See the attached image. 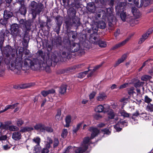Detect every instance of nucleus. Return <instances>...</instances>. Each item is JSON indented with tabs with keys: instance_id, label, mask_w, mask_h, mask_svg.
<instances>
[{
	"instance_id": "79ce46f5",
	"label": "nucleus",
	"mask_w": 153,
	"mask_h": 153,
	"mask_svg": "<svg viewBox=\"0 0 153 153\" xmlns=\"http://www.w3.org/2000/svg\"><path fill=\"white\" fill-rule=\"evenodd\" d=\"M8 129L10 131H17L19 129V128L16 126H9L8 127Z\"/></svg>"
},
{
	"instance_id": "bf43d9fd",
	"label": "nucleus",
	"mask_w": 153,
	"mask_h": 153,
	"mask_svg": "<svg viewBox=\"0 0 153 153\" xmlns=\"http://www.w3.org/2000/svg\"><path fill=\"white\" fill-rule=\"evenodd\" d=\"M73 0H62L63 3L67 5H71V3Z\"/></svg>"
},
{
	"instance_id": "f3484780",
	"label": "nucleus",
	"mask_w": 153,
	"mask_h": 153,
	"mask_svg": "<svg viewBox=\"0 0 153 153\" xmlns=\"http://www.w3.org/2000/svg\"><path fill=\"white\" fill-rule=\"evenodd\" d=\"M76 10L73 7H71L68 10V17L73 18L76 17Z\"/></svg>"
},
{
	"instance_id": "0e129e2a",
	"label": "nucleus",
	"mask_w": 153,
	"mask_h": 153,
	"mask_svg": "<svg viewBox=\"0 0 153 153\" xmlns=\"http://www.w3.org/2000/svg\"><path fill=\"white\" fill-rule=\"evenodd\" d=\"M128 99L127 98H123L121 99L120 100V102H123V104L125 105L127 102L128 101Z\"/></svg>"
},
{
	"instance_id": "cd10ccee",
	"label": "nucleus",
	"mask_w": 153,
	"mask_h": 153,
	"mask_svg": "<svg viewBox=\"0 0 153 153\" xmlns=\"http://www.w3.org/2000/svg\"><path fill=\"white\" fill-rule=\"evenodd\" d=\"M67 86L66 85H62L60 86L59 89V92L61 94H63L65 93L67 89Z\"/></svg>"
},
{
	"instance_id": "8fccbe9b",
	"label": "nucleus",
	"mask_w": 153,
	"mask_h": 153,
	"mask_svg": "<svg viewBox=\"0 0 153 153\" xmlns=\"http://www.w3.org/2000/svg\"><path fill=\"white\" fill-rule=\"evenodd\" d=\"M126 21L128 22L129 23L131 24L132 23H135L136 24H137L138 23V21L136 19H129V20L127 19Z\"/></svg>"
},
{
	"instance_id": "4468645a",
	"label": "nucleus",
	"mask_w": 153,
	"mask_h": 153,
	"mask_svg": "<svg viewBox=\"0 0 153 153\" xmlns=\"http://www.w3.org/2000/svg\"><path fill=\"white\" fill-rule=\"evenodd\" d=\"M53 45L56 46V47H59L62 45V38L60 36H58L55 37L52 41Z\"/></svg>"
},
{
	"instance_id": "de8ad7c7",
	"label": "nucleus",
	"mask_w": 153,
	"mask_h": 153,
	"mask_svg": "<svg viewBox=\"0 0 153 153\" xmlns=\"http://www.w3.org/2000/svg\"><path fill=\"white\" fill-rule=\"evenodd\" d=\"M134 87H131L128 90V93L129 95L131 96L133 95L134 93H135V92L134 91Z\"/></svg>"
},
{
	"instance_id": "774afa93",
	"label": "nucleus",
	"mask_w": 153,
	"mask_h": 153,
	"mask_svg": "<svg viewBox=\"0 0 153 153\" xmlns=\"http://www.w3.org/2000/svg\"><path fill=\"white\" fill-rule=\"evenodd\" d=\"M72 148V147L71 146H68L65 150L63 153H68L70 151V149Z\"/></svg>"
},
{
	"instance_id": "0eeeda50",
	"label": "nucleus",
	"mask_w": 153,
	"mask_h": 153,
	"mask_svg": "<svg viewBox=\"0 0 153 153\" xmlns=\"http://www.w3.org/2000/svg\"><path fill=\"white\" fill-rule=\"evenodd\" d=\"M11 34L14 37L19 36L20 37H22L20 34L21 30L19 29V25L17 24L14 23L10 26Z\"/></svg>"
},
{
	"instance_id": "2f4dec72",
	"label": "nucleus",
	"mask_w": 153,
	"mask_h": 153,
	"mask_svg": "<svg viewBox=\"0 0 153 153\" xmlns=\"http://www.w3.org/2000/svg\"><path fill=\"white\" fill-rule=\"evenodd\" d=\"M117 123L122 127L126 126L128 125V123L127 120H120L119 121H118Z\"/></svg>"
},
{
	"instance_id": "dca6fc26",
	"label": "nucleus",
	"mask_w": 153,
	"mask_h": 153,
	"mask_svg": "<svg viewBox=\"0 0 153 153\" xmlns=\"http://www.w3.org/2000/svg\"><path fill=\"white\" fill-rule=\"evenodd\" d=\"M72 24L73 26H74L77 29L81 24L80 19L77 17L72 18Z\"/></svg>"
},
{
	"instance_id": "e433bc0d",
	"label": "nucleus",
	"mask_w": 153,
	"mask_h": 153,
	"mask_svg": "<svg viewBox=\"0 0 153 153\" xmlns=\"http://www.w3.org/2000/svg\"><path fill=\"white\" fill-rule=\"evenodd\" d=\"M104 108L103 106L100 105H98L95 109V111L98 112H101L104 110Z\"/></svg>"
},
{
	"instance_id": "1a4fd4ad",
	"label": "nucleus",
	"mask_w": 153,
	"mask_h": 153,
	"mask_svg": "<svg viewBox=\"0 0 153 153\" xmlns=\"http://www.w3.org/2000/svg\"><path fill=\"white\" fill-rule=\"evenodd\" d=\"M88 139L86 138L84 140L81 146L77 148L75 150L76 153H83L87 149V145L86 144L88 142Z\"/></svg>"
},
{
	"instance_id": "e2e57ef3",
	"label": "nucleus",
	"mask_w": 153,
	"mask_h": 153,
	"mask_svg": "<svg viewBox=\"0 0 153 153\" xmlns=\"http://www.w3.org/2000/svg\"><path fill=\"white\" fill-rule=\"evenodd\" d=\"M46 131L49 132H51L53 131V129L51 127H46L45 126L44 132Z\"/></svg>"
},
{
	"instance_id": "c9c22d12",
	"label": "nucleus",
	"mask_w": 153,
	"mask_h": 153,
	"mask_svg": "<svg viewBox=\"0 0 153 153\" xmlns=\"http://www.w3.org/2000/svg\"><path fill=\"white\" fill-rule=\"evenodd\" d=\"M71 117L70 116H68L66 117L65 119V121L66 124L65 126L68 127L69 126L71 122Z\"/></svg>"
},
{
	"instance_id": "49530a36",
	"label": "nucleus",
	"mask_w": 153,
	"mask_h": 153,
	"mask_svg": "<svg viewBox=\"0 0 153 153\" xmlns=\"http://www.w3.org/2000/svg\"><path fill=\"white\" fill-rule=\"evenodd\" d=\"M148 37L145 34H143L142 36V37L140 38V41L138 42V43L139 44H142Z\"/></svg>"
},
{
	"instance_id": "69168bd1",
	"label": "nucleus",
	"mask_w": 153,
	"mask_h": 153,
	"mask_svg": "<svg viewBox=\"0 0 153 153\" xmlns=\"http://www.w3.org/2000/svg\"><path fill=\"white\" fill-rule=\"evenodd\" d=\"M40 138L39 137H37L36 138H34L33 139V141L35 143H36L37 144H39L40 142Z\"/></svg>"
},
{
	"instance_id": "7c9ffc66",
	"label": "nucleus",
	"mask_w": 153,
	"mask_h": 153,
	"mask_svg": "<svg viewBox=\"0 0 153 153\" xmlns=\"http://www.w3.org/2000/svg\"><path fill=\"white\" fill-rule=\"evenodd\" d=\"M106 24L102 20L99 21L97 24L98 27L101 29H104L106 27Z\"/></svg>"
},
{
	"instance_id": "a878e982",
	"label": "nucleus",
	"mask_w": 153,
	"mask_h": 153,
	"mask_svg": "<svg viewBox=\"0 0 153 153\" xmlns=\"http://www.w3.org/2000/svg\"><path fill=\"white\" fill-rule=\"evenodd\" d=\"M63 20V18L59 15L55 17L56 24L61 25Z\"/></svg>"
},
{
	"instance_id": "864d4df0",
	"label": "nucleus",
	"mask_w": 153,
	"mask_h": 153,
	"mask_svg": "<svg viewBox=\"0 0 153 153\" xmlns=\"http://www.w3.org/2000/svg\"><path fill=\"white\" fill-rule=\"evenodd\" d=\"M144 83V82H138L134 84V86L136 88L139 87L141 86Z\"/></svg>"
},
{
	"instance_id": "423d86ee",
	"label": "nucleus",
	"mask_w": 153,
	"mask_h": 153,
	"mask_svg": "<svg viewBox=\"0 0 153 153\" xmlns=\"http://www.w3.org/2000/svg\"><path fill=\"white\" fill-rule=\"evenodd\" d=\"M64 47L68 49L69 52H74L78 51L80 49V45L79 43H73L71 45V42L68 39H65L64 40Z\"/></svg>"
},
{
	"instance_id": "13d9d810",
	"label": "nucleus",
	"mask_w": 153,
	"mask_h": 153,
	"mask_svg": "<svg viewBox=\"0 0 153 153\" xmlns=\"http://www.w3.org/2000/svg\"><path fill=\"white\" fill-rule=\"evenodd\" d=\"M120 126L118 124V123L114 126V128L117 131H120L122 129V128H120Z\"/></svg>"
},
{
	"instance_id": "9d476101",
	"label": "nucleus",
	"mask_w": 153,
	"mask_h": 153,
	"mask_svg": "<svg viewBox=\"0 0 153 153\" xmlns=\"http://www.w3.org/2000/svg\"><path fill=\"white\" fill-rule=\"evenodd\" d=\"M94 43L96 45H98L100 47L102 48L105 47L106 44L105 42L101 40L100 37L98 35L94 36L93 37Z\"/></svg>"
},
{
	"instance_id": "c85d7f7f",
	"label": "nucleus",
	"mask_w": 153,
	"mask_h": 153,
	"mask_svg": "<svg viewBox=\"0 0 153 153\" xmlns=\"http://www.w3.org/2000/svg\"><path fill=\"white\" fill-rule=\"evenodd\" d=\"M68 35L70 37L71 36L72 38L75 40L76 39L77 34L76 32L71 31L68 32Z\"/></svg>"
},
{
	"instance_id": "4c0bfd02",
	"label": "nucleus",
	"mask_w": 153,
	"mask_h": 153,
	"mask_svg": "<svg viewBox=\"0 0 153 153\" xmlns=\"http://www.w3.org/2000/svg\"><path fill=\"white\" fill-rule=\"evenodd\" d=\"M34 84L32 83L23 84L20 85V88L21 89H25L32 86Z\"/></svg>"
},
{
	"instance_id": "052dcab7",
	"label": "nucleus",
	"mask_w": 153,
	"mask_h": 153,
	"mask_svg": "<svg viewBox=\"0 0 153 153\" xmlns=\"http://www.w3.org/2000/svg\"><path fill=\"white\" fill-rule=\"evenodd\" d=\"M97 94V92L95 91H93L89 96V99L90 100L93 99Z\"/></svg>"
},
{
	"instance_id": "2eb2a0df",
	"label": "nucleus",
	"mask_w": 153,
	"mask_h": 153,
	"mask_svg": "<svg viewBox=\"0 0 153 153\" xmlns=\"http://www.w3.org/2000/svg\"><path fill=\"white\" fill-rule=\"evenodd\" d=\"M65 23L66 25L65 27L67 30H69L73 26L72 24V18L68 17L65 20Z\"/></svg>"
},
{
	"instance_id": "6e6d98bb",
	"label": "nucleus",
	"mask_w": 153,
	"mask_h": 153,
	"mask_svg": "<svg viewBox=\"0 0 153 153\" xmlns=\"http://www.w3.org/2000/svg\"><path fill=\"white\" fill-rule=\"evenodd\" d=\"M83 66L82 64H80L78 65H75L71 68L72 70H75L76 68H81L82 66Z\"/></svg>"
},
{
	"instance_id": "aec40b11",
	"label": "nucleus",
	"mask_w": 153,
	"mask_h": 153,
	"mask_svg": "<svg viewBox=\"0 0 153 153\" xmlns=\"http://www.w3.org/2000/svg\"><path fill=\"white\" fill-rule=\"evenodd\" d=\"M107 96L104 92H100L99 93L97 97V100L99 101H102L106 99Z\"/></svg>"
},
{
	"instance_id": "473e14b6",
	"label": "nucleus",
	"mask_w": 153,
	"mask_h": 153,
	"mask_svg": "<svg viewBox=\"0 0 153 153\" xmlns=\"http://www.w3.org/2000/svg\"><path fill=\"white\" fill-rule=\"evenodd\" d=\"M39 23L40 27H41L43 28L45 27H46L48 29H49L51 28V27L49 26V25L47 24L46 22H45L42 21H39Z\"/></svg>"
},
{
	"instance_id": "9b49d317",
	"label": "nucleus",
	"mask_w": 153,
	"mask_h": 153,
	"mask_svg": "<svg viewBox=\"0 0 153 153\" xmlns=\"http://www.w3.org/2000/svg\"><path fill=\"white\" fill-rule=\"evenodd\" d=\"M27 12L26 8L25 5L21 6L19 7V10L16 13V16L17 18V19L19 20V18L20 17V14H21L25 17Z\"/></svg>"
},
{
	"instance_id": "09e8293b",
	"label": "nucleus",
	"mask_w": 153,
	"mask_h": 153,
	"mask_svg": "<svg viewBox=\"0 0 153 153\" xmlns=\"http://www.w3.org/2000/svg\"><path fill=\"white\" fill-rule=\"evenodd\" d=\"M68 132L67 129H64L62 131V133L61 134L62 137L63 138H65L67 136Z\"/></svg>"
},
{
	"instance_id": "a19ab883",
	"label": "nucleus",
	"mask_w": 153,
	"mask_h": 153,
	"mask_svg": "<svg viewBox=\"0 0 153 153\" xmlns=\"http://www.w3.org/2000/svg\"><path fill=\"white\" fill-rule=\"evenodd\" d=\"M9 21L5 17H3V19H1L0 20V23L3 25H5L8 23Z\"/></svg>"
},
{
	"instance_id": "ddd939ff",
	"label": "nucleus",
	"mask_w": 153,
	"mask_h": 153,
	"mask_svg": "<svg viewBox=\"0 0 153 153\" xmlns=\"http://www.w3.org/2000/svg\"><path fill=\"white\" fill-rule=\"evenodd\" d=\"M133 35V34L131 35L128 37L126 39L123 41L119 43L116 44L114 46H113L111 48V49L115 50V49L117 48L122 46H123V45H125L126 43L130 39L131 37Z\"/></svg>"
},
{
	"instance_id": "b1692460",
	"label": "nucleus",
	"mask_w": 153,
	"mask_h": 153,
	"mask_svg": "<svg viewBox=\"0 0 153 153\" xmlns=\"http://www.w3.org/2000/svg\"><path fill=\"white\" fill-rule=\"evenodd\" d=\"M127 56V54L126 53L124 54L122 56L121 58L119 59L116 62V63L114 64V66L116 67L120 63L123 62L124 60L126 59Z\"/></svg>"
},
{
	"instance_id": "f03ea898",
	"label": "nucleus",
	"mask_w": 153,
	"mask_h": 153,
	"mask_svg": "<svg viewBox=\"0 0 153 153\" xmlns=\"http://www.w3.org/2000/svg\"><path fill=\"white\" fill-rule=\"evenodd\" d=\"M44 5L41 3H37L34 1L30 2L29 5V9L33 19L36 18L37 15L40 13Z\"/></svg>"
},
{
	"instance_id": "bb28decb",
	"label": "nucleus",
	"mask_w": 153,
	"mask_h": 153,
	"mask_svg": "<svg viewBox=\"0 0 153 153\" xmlns=\"http://www.w3.org/2000/svg\"><path fill=\"white\" fill-rule=\"evenodd\" d=\"M34 128L32 127H29L26 126L25 127H23L20 130V132L23 133L25 132H30L32 131L33 130Z\"/></svg>"
},
{
	"instance_id": "338daca9",
	"label": "nucleus",
	"mask_w": 153,
	"mask_h": 153,
	"mask_svg": "<svg viewBox=\"0 0 153 153\" xmlns=\"http://www.w3.org/2000/svg\"><path fill=\"white\" fill-rule=\"evenodd\" d=\"M147 108L149 111L151 112L152 111H153V105L151 103L149 104L147 106Z\"/></svg>"
},
{
	"instance_id": "4d7b16f0",
	"label": "nucleus",
	"mask_w": 153,
	"mask_h": 153,
	"mask_svg": "<svg viewBox=\"0 0 153 153\" xmlns=\"http://www.w3.org/2000/svg\"><path fill=\"white\" fill-rule=\"evenodd\" d=\"M140 115L138 111H136V112L133 113L132 114L131 118L132 119H134L136 117H138Z\"/></svg>"
},
{
	"instance_id": "39448f33",
	"label": "nucleus",
	"mask_w": 153,
	"mask_h": 153,
	"mask_svg": "<svg viewBox=\"0 0 153 153\" xmlns=\"http://www.w3.org/2000/svg\"><path fill=\"white\" fill-rule=\"evenodd\" d=\"M18 20L19 22L20 26L22 29L24 34H29L31 27L33 22L30 19L26 20V19H20Z\"/></svg>"
},
{
	"instance_id": "393cba45",
	"label": "nucleus",
	"mask_w": 153,
	"mask_h": 153,
	"mask_svg": "<svg viewBox=\"0 0 153 153\" xmlns=\"http://www.w3.org/2000/svg\"><path fill=\"white\" fill-rule=\"evenodd\" d=\"M71 5L72 7H75L77 9L80 7L79 0H73L71 3Z\"/></svg>"
},
{
	"instance_id": "37998d69",
	"label": "nucleus",
	"mask_w": 153,
	"mask_h": 153,
	"mask_svg": "<svg viewBox=\"0 0 153 153\" xmlns=\"http://www.w3.org/2000/svg\"><path fill=\"white\" fill-rule=\"evenodd\" d=\"M120 17L123 21L125 22L126 21L127 19L126 12L123 11L121 12L120 14Z\"/></svg>"
},
{
	"instance_id": "6e6552de",
	"label": "nucleus",
	"mask_w": 153,
	"mask_h": 153,
	"mask_svg": "<svg viewBox=\"0 0 153 153\" xmlns=\"http://www.w3.org/2000/svg\"><path fill=\"white\" fill-rule=\"evenodd\" d=\"M88 130L92 132L91 134V136L90 137H85L84 138L83 141L86 138L88 139V142L86 143L87 146V149H88V143L89 142L90 140L91 139H93L94 137L96 136L97 134L99 133V131L96 128H94L93 127H90L88 129Z\"/></svg>"
},
{
	"instance_id": "58836bf2",
	"label": "nucleus",
	"mask_w": 153,
	"mask_h": 153,
	"mask_svg": "<svg viewBox=\"0 0 153 153\" xmlns=\"http://www.w3.org/2000/svg\"><path fill=\"white\" fill-rule=\"evenodd\" d=\"M61 25L56 24V25L53 28L54 31L56 32V33L59 35V33L60 28Z\"/></svg>"
},
{
	"instance_id": "5fc2aeb1",
	"label": "nucleus",
	"mask_w": 153,
	"mask_h": 153,
	"mask_svg": "<svg viewBox=\"0 0 153 153\" xmlns=\"http://www.w3.org/2000/svg\"><path fill=\"white\" fill-rule=\"evenodd\" d=\"M59 143L58 139L57 138H55L53 142V147L56 148L57 147L59 144Z\"/></svg>"
},
{
	"instance_id": "c756f323",
	"label": "nucleus",
	"mask_w": 153,
	"mask_h": 153,
	"mask_svg": "<svg viewBox=\"0 0 153 153\" xmlns=\"http://www.w3.org/2000/svg\"><path fill=\"white\" fill-rule=\"evenodd\" d=\"M108 117L109 118L112 119H114L115 116L116 114L114 112V111L112 110L108 111L107 112Z\"/></svg>"
},
{
	"instance_id": "a211bd4d",
	"label": "nucleus",
	"mask_w": 153,
	"mask_h": 153,
	"mask_svg": "<svg viewBox=\"0 0 153 153\" xmlns=\"http://www.w3.org/2000/svg\"><path fill=\"white\" fill-rule=\"evenodd\" d=\"M13 16V13L12 12L7 10H6L4 11L3 17H5L9 20Z\"/></svg>"
},
{
	"instance_id": "6ab92c4d",
	"label": "nucleus",
	"mask_w": 153,
	"mask_h": 153,
	"mask_svg": "<svg viewBox=\"0 0 153 153\" xmlns=\"http://www.w3.org/2000/svg\"><path fill=\"white\" fill-rule=\"evenodd\" d=\"M45 126L42 124H38L34 127L35 130L41 132H44Z\"/></svg>"
},
{
	"instance_id": "c03bdc74",
	"label": "nucleus",
	"mask_w": 153,
	"mask_h": 153,
	"mask_svg": "<svg viewBox=\"0 0 153 153\" xmlns=\"http://www.w3.org/2000/svg\"><path fill=\"white\" fill-rule=\"evenodd\" d=\"M101 131L104 132V134L109 135L111 133V129L110 128H106L101 130Z\"/></svg>"
},
{
	"instance_id": "f704fd0d",
	"label": "nucleus",
	"mask_w": 153,
	"mask_h": 153,
	"mask_svg": "<svg viewBox=\"0 0 153 153\" xmlns=\"http://www.w3.org/2000/svg\"><path fill=\"white\" fill-rule=\"evenodd\" d=\"M120 114L122 116H123L124 117H128L130 116V114L127 113L124 110H121L120 112Z\"/></svg>"
},
{
	"instance_id": "7ed1b4c3",
	"label": "nucleus",
	"mask_w": 153,
	"mask_h": 153,
	"mask_svg": "<svg viewBox=\"0 0 153 153\" xmlns=\"http://www.w3.org/2000/svg\"><path fill=\"white\" fill-rule=\"evenodd\" d=\"M10 33L8 30H2L0 32V49L1 51L7 54H11L13 51L12 48L9 45L3 47V45L5 39V36H8Z\"/></svg>"
},
{
	"instance_id": "20e7f679",
	"label": "nucleus",
	"mask_w": 153,
	"mask_h": 153,
	"mask_svg": "<svg viewBox=\"0 0 153 153\" xmlns=\"http://www.w3.org/2000/svg\"><path fill=\"white\" fill-rule=\"evenodd\" d=\"M68 55V53H66L65 51L62 52L60 53V55L58 56H56L54 54H53L51 56V58H48L46 60V64L45 63V66L46 65L48 66L51 65L52 62L56 63L59 61L65 62L66 60Z\"/></svg>"
},
{
	"instance_id": "680f3d73",
	"label": "nucleus",
	"mask_w": 153,
	"mask_h": 153,
	"mask_svg": "<svg viewBox=\"0 0 153 153\" xmlns=\"http://www.w3.org/2000/svg\"><path fill=\"white\" fill-rule=\"evenodd\" d=\"M152 100L148 97L147 96H145L144 98V101L145 102L149 103L152 101Z\"/></svg>"
},
{
	"instance_id": "4be33fe9",
	"label": "nucleus",
	"mask_w": 153,
	"mask_h": 153,
	"mask_svg": "<svg viewBox=\"0 0 153 153\" xmlns=\"http://www.w3.org/2000/svg\"><path fill=\"white\" fill-rule=\"evenodd\" d=\"M22 135L20 132H14L13 134L12 138L15 140H19L21 138Z\"/></svg>"
},
{
	"instance_id": "5701e85b",
	"label": "nucleus",
	"mask_w": 153,
	"mask_h": 153,
	"mask_svg": "<svg viewBox=\"0 0 153 153\" xmlns=\"http://www.w3.org/2000/svg\"><path fill=\"white\" fill-rule=\"evenodd\" d=\"M106 16L109 19L114 18V17L112 11L110 7L106 8Z\"/></svg>"
},
{
	"instance_id": "ea45409f",
	"label": "nucleus",
	"mask_w": 153,
	"mask_h": 153,
	"mask_svg": "<svg viewBox=\"0 0 153 153\" xmlns=\"http://www.w3.org/2000/svg\"><path fill=\"white\" fill-rule=\"evenodd\" d=\"M19 104V103H16L12 105H8L6 106L5 108V110H7L9 109H13L16 107L17 105Z\"/></svg>"
},
{
	"instance_id": "3c124183",
	"label": "nucleus",
	"mask_w": 153,
	"mask_h": 153,
	"mask_svg": "<svg viewBox=\"0 0 153 153\" xmlns=\"http://www.w3.org/2000/svg\"><path fill=\"white\" fill-rule=\"evenodd\" d=\"M142 1L143 5L144 7H146L150 3L149 0H143Z\"/></svg>"
},
{
	"instance_id": "a18cd8bd",
	"label": "nucleus",
	"mask_w": 153,
	"mask_h": 153,
	"mask_svg": "<svg viewBox=\"0 0 153 153\" xmlns=\"http://www.w3.org/2000/svg\"><path fill=\"white\" fill-rule=\"evenodd\" d=\"M152 77L150 76L144 75L142 76L141 79L143 81H146L150 79Z\"/></svg>"
},
{
	"instance_id": "72a5a7b5",
	"label": "nucleus",
	"mask_w": 153,
	"mask_h": 153,
	"mask_svg": "<svg viewBox=\"0 0 153 153\" xmlns=\"http://www.w3.org/2000/svg\"><path fill=\"white\" fill-rule=\"evenodd\" d=\"M33 151L34 153H40L41 148L39 144H37L34 147Z\"/></svg>"
},
{
	"instance_id": "603ef678",
	"label": "nucleus",
	"mask_w": 153,
	"mask_h": 153,
	"mask_svg": "<svg viewBox=\"0 0 153 153\" xmlns=\"http://www.w3.org/2000/svg\"><path fill=\"white\" fill-rule=\"evenodd\" d=\"M24 123V121L21 119H18L17 122V125L19 127L21 126Z\"/></svg>"
},
{
	"instance_id": "f8f14e48",
	"label": "nucleus",
	"mask_w": 153,
	"mask_h": 153,
	"mask_svg": "<svg viewBox=\"0 0 153 153\" xmlns=\"http://www.w3.org/2000/svg\"><path fill=\"white\" fill-rule=\"evenodd\" d=\"M22 36L23 37L22 44L23 47L25 48H27L28 46V42L30 40L29 34H23Z\"/></svg>"
},
{
	"instance_id": "412c9836",
	"label": "nucleus",
	"mask_w": 153,
	"mask_h": 153,
	"mask_svg": "<svg viewBox=\"0 0 153 153\" xmlns=\"http://www.w3.org/2000/svg\"><path fill=\"white\" fill-rule=\"evenodd\" d=\"M87 9L89 12L92 13L94 12L96 8L94 4L93 3H89L87 6Z\"/></svg>"
},
{
	"instance_id": "f257e3e1",
	"label": "nucleus",
	"mask_w": 153,
	"mask_h": 153,
	"mask_svg": "<svg viewBox=\"0 0 153 153\" xmlns=\"http://www.w3.org/2000/svg\"><path fill=\"white\" fill-rule=\"evenodd\" d=\"M38 58L31 60L29 59H25L24 65L22 66L23 61L21 57L10 59L8 57L5 58L4 62L6 65H9V68L13 71L14 73L19 74L22 70L25 71L29 69L30 66H34L35 68H44L45 66L44 62V55L42 51L38 52Z\"/></svg>"
}]
</instances>
